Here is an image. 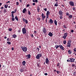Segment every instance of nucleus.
<instances>
[{"mask_svg": "<svg viewBox=\"0 0 76 76\" xmlns=\"http://www.w3.org/2000/svg\"><path fill=\"white\" fill-rule=\"evenodd\" d=\"M46 13V19H48L49 18V16L50 14V12L49 11H48Z\"/></svg>", "mask_w": 76, "mask_h": 76, "instance_id": "obj_7", "label": "nucleus"}, {"mask_svg": "<svg viewBox=\"0 0 76 76\" xmlns=\"http://www.w3.org/2000/svg\"><path fill=\"white\" fill-rule=\"evenodd\" d=\"M46 18V16H45V15H44V14L42 13V20H44V19L45 18Z\"/></svg>", "mask_w": 76, "mask_h": 76, "instance_id": "obj_8", "label": "nucleus"}, {"mask_svg": "<svg viewBox=\"0 0 76 76\" xmlns=\"http://www.w3.org/2000/svg\"><path fill=\"white\" fill-rule=\"evenodd\" d=\"M55 1H56V3L55 4L54 6L56 7L58 6V0H54Z\"/></svg>", "mask_w": 76, "mask_h": 76, "instance_id": "obj_10", "label": "nucleus"}, {"mask_svg": "<svg viewBox=\"0 0 76 76\" xmlns=\"http://www.w3.org/2000/svg\"><path fill=\"white\" fill-rule=\"evenodd\" d=\"M7 41H10V39L9 38H8L7 39Z\"/></svg>", "mask_w": 76, "mask_h": 76, "instance_id": "obj_45", "label": "nucleus"}, {"mask_svg": "<svg viewBox=\"0 0 76 76\" xmlns=\"http://www.w3.org/2000/svg\"><path fill=\"white\" fill-rule=\"evenodd\" d=\"M69 4L71 6H74L75 4H74V2L71 1L69 2Z\"/></svg>", "mask_w": 76, "mask_h": 76, "instance_id": "obj_5", "label": "nucleus"}, {"mask_svg": "<svg viewBox=\"0 0 76 76\" xmlns=\"http://www.w3.org/2000/svg\"><path fill=\"white\" fill-rule=\"evenodd\" d=\"M15 19L16 20H17V21H18L19 20H18V18L17 17V16H16L15 17Z\"/></svg>", "mask_w": 76, "mask_h": 76, "instance_id": "obj_27", "label": "nucleus"}, {"mask_svg": "<svg viewBox=\"0 0 76 76\" xmlns=\"http://www.w3.org/2000/svg\"><path fill=\"white\" fill-rule=\"evenodd\" d=\"M73 18V16L72 15H70L69 16V18L68 19H72V18Z\"/></svg>", "mask_w": 76, "mask_h": 76, "instance_id": "obj_23", "label": "nucleus"}, {"mask_svg": "<svg viewBox=\"0 0 76 76\" xmlns=\"http://www.w3.org/2000/svg\"><path fill=\"white\" fill-rule=\"evenodd\" d=\"M59 46V47L61 50H62L64 51V48L63 47V46L62 45H60Z\"/></svg>", "mask_w": 76, "mask_h": 76, "instance_id": "obj_14", "label": "nucleus"}, {"mask_svg": "<svg viewBox=\"0 0 76 76\" xmlns=\"http://www.w3.org/2000/svg\"><path fill=\"white\" fill-rule=\"evenodd\" d=\"M37 10L38 11V12H39V11L40 10V8H39V6H38L37 7Z\"/></svg>", "mask_w": 76, "mask_h": 76, "instance_id": "obj_26", "label": "nucleus"}, {"mask_svg": "<svg viewBox=\"0 0 76 76\" xmlns=\"http://www.w3.org/2000/svg\"><path fill=\"white\" fill-rule=\"evenodd\" d=\"M4 12H5V13H6V9H5V8H4Z\"/></svg>", "mask_w": 76, "mask_h": 76, "instance_id": "obj_49", "label": "nucleus"}, {"mask_svg": "<svg viewBox=\"0 0 76 76\" xmlns=\"http://www.w3.org/2000/svg\"><path fill=\"white\" fill-rule=\"evenodd\" d=\"M30 5L29 4H28L26 5V7H29V5Z\"/></svg>", "mask_w": 76, "mask_h": 76, "instance_id": "obj_51", "label": "nucleus"}, {"mask_svg": "<svg viewBox=\"0 0 76 76\" xmlns=\"http://www.w3.org/2000/svg\"><path fill=\"white\" fill-rule=\"evenodd\" d=\"M71 42H72V41H71V40H69L68 41L67 43H68V44H70L71 43Z\"/></svg>", "mask_w": 76, "mask_h": 76, "instance_id": "obj_36", "label": "nucleus"}, {"mask_svg": "<svg viewBox=\"0 0 76 76\" xmlns=\"http://www.w3.org/2000/svg\"><path fill=\"white\" fill-rule=\"evenodd\" d=\"M33 2L38 3V0H33Z\"/></svg>", "mask_w": 76, "mask_h": 76, "instance_id": "obj_30", "label": "nucleus"}, {"mask_svg": "<svg viewBox=\"0 0 76 76\" xmlns=\"http://www.w3.org/2000/svg\"><path fill=\"white\" fill-rule=\"evenodd\" d=\"M53 20L52 19H50L49 20V21L48 23H50V24H53Z\"/></svg>", "mask_w": 76, "mask_h": 76, "instance_id": "obj_15", "label": "nucleus"}, {"mask_svg": "<svg viewBox=\"0 0 76 76\" xmlns=\"http://www.w3.org/2000/svg\"><path fill=\"white\" fill-rule=\"evenodd\" d=\"M60 66H61V65H60V64L59 63L57 64V66H58L59 68H59H60Z\"/></svg>", "mask_w": 76, "mask_h": 76, "instance_id": "obj_31", "label": "nucleus"}, {"mask_svg": "<svg viewBox=\"0 0 76 76\" xmlns=\"http://www.w3.org/2000/svg\"><path fill=\"white\" fill-rule=\"evenodd\" d=\"M73 75H75L76 74V72H75L73 73Z\"/></svg>", "mask_w": 76, "mask_h": 76, "instance_id": "obj_62", "label": "nucleus"}, {"mask_svg": "<svg viewBox=\"0 0 76 76\" xmlns=\"http://www.w3.org/2000/svg\"><path fill=\"white\" fill-rule=\"evenodd\" d=\"M63 26H64V28L65 29H66V28H67V26H66L64 24V25Z\"/></svg>", "mask_w": 76, "mask_h": 76, "instance_id": "obj_34", "label": "nucleus"}, {"mask_svg": "<svg viewBox=\"0 0 76 76\" xmlns=\"http://www.w3.org/2000/svg\"><path fill=\"white\" fill-rule=\"evenodd\" d=\"M54 22L55 25L56 26H57V20H56L55 19L54 20Z\"/></svg>", "mask_w": 76, "mask_h": 76, "instance_id": "obj_18", "label": "nucleus"}, {"mask_svg": "<svg viewBox=\"0 0 76 76\" xmlns=\"http://www.w3.org/2000/svg\"><path fill=\"white\" fill-rule=\"evenodd\" d=\"M75 59L73 58H69L67 60V62H71V63L73 62H75Z\"/></svg>", "mask_w": 76, "mask_h": 76, "instance_id": "obj_1", "label": "nucleus"}, {"mask_svg": "<svg viewBox=\"0 0 76 76\" xmlns=\"http://www.w3.org/2000/svg\"><path fill=\"white\" fill-rule=\"evenodd\" d=\"M44 10H45V12H47V9L45 8V9H44Z\"/></svg>", "mask_w": 76, "mask_h": 76, "instance_id": "obj_46", "label": "nucleus"}, {"mask_svg": "<svg viewBox=\"0 0 76 76\" xmlns=\"http://www.w3.org/2000/svg\"><path fill=\"white\" fill-rule=\"evenodd\" d=\"M66 16H69V14L68 12H66Z\"/></svg>", "mask_w": 76, "mask_h": 76, "instance_id": "obj_39", "label": "nucleus"}, {"mask_svg": "<svg viewBox=\"0 0 76 76\" xmlns=\"http://www.w3.org/2000/svg\"><path fill=\"white\" fill-rule=\"evenodd\" d=\"M2 5V3H0V6H1Z\"/></svg>", "mask_w": 76, "mask_h": 76, "instance_id": "obj_64", "label": "nucleus"}, {"mask_svg": "<svg viewBox=\"0 0 76 76\" xmlns=\"http://www.w3.org/2000/svg\"><path fill=\"white\" fill-rule=\"evenodd\" d=\"M34 34H37V31H34Z\"/></svg>", "mask_w": 76, "mask_h": 76, "instance_id": "obj_57", "label": "nucleus"}, {"mask_svg": "<svg viewBox=\"0 0 76 76\" xmlns=\"http://www.w3.org/2000/svg\"><path fill=\"white\" fill-rule=\"evenodd\" d=\"M28 13L29 15H31V11H29V10H28Z\"/></svg>", "mask_w": 76, "mask_h": 76, "instance_id": "obj_29", "label": "nucleus"}, {"mask_svg": "<svg viewBox=\"0 0 76 76\" xmlns=\"http://www.w3.org/2000/svg\"><path fill=\"white\" fill-rule=\"evenodd\" d=\"M63 43L64 44H66V40H64L63 42Z\"/></svg>", "mask_w": 76, "mask_h": 76, "instance_id": "obj_33", "label": "nucleus"}, {"mask_svg": "<svg viewBox=\"0 0 76 76\" xmlns=\"http://www.w3.org/2000/svg\"><path fill=\"white\" fill-rule=\"evenodd\" d=\"M56 72H57V73L58 74H59V73L60 72H59V71H56Z\"/></svg>", "mask_w": 76, "mask_h": 76, "instance_id": "obj_50", "label": "nucleus"}, {"mask_svg": "<svg viewBox=\"0 0 76 76\" xmlns=\"http://www.w3.org/2000/svg\"><path fill=\"white\" fill-rule=\"evenodd\" d=\"M72 67H74V66H75V64H72Z\"/></svg>", "mask_w": 76, "mask_h": 76, "instance_id": "obj_59", "label": "nucleus"}, {"mask_svg": "<svg viewBox=\"0 0 76 76\" xmlns=\"http://www.w3.org/2000/svg\"><path fill=\"white\" fill-rule=\"evenodd\" d=\"M35 3H33V6H35Z\"/></svg>", "mask_w": 76, "mask_h": 76, "instance_id": "obj_61", "label": "nucleus"}, {"mask_svg": "<svg viewBox=\"0 0 76 76\" xmlns=\"http://www.w3.org/2000/svg\"><path fill=\"white\" fill-rule=\"evenodd\" d=\"M48 35H49V36H50V37H53V34L52 33L50 32L48 34Z\"/></svg>", "mask_w": 76, "mask_h": 76, "instance_id": "obj_16", "label": "nucleus"}, {"mask_svg": "<svg viewBox=\"0 0 76 76\" xmlns=\"http://www.w3.org/2000/svg\"><path fill=\"white\" fill-rule=\"evenodd\" d=\"M60 47V45L59 46L57 45H55V47L56 48V49H57L58 48Z\"/></svg>", "mask_w": 76, "mask_h": 76, "instance_id": "obj_25", "label": "nucleus"}, {"mask_svg": "<svg viewBox=\"0 0 76 76\" xmlns=\"http://www.w3.org/2000/svg\"><path fill=\"white\" fill-rule=\"evenodd\" d=\"M4 39H7V37L6 36L4 37Z\"/></svg>", "mask_w": 76, "mask_h": 76, "instance_id": "obj_63", "label": "nucleus"}, {"mask_svg": "<svg viewBox=\"0 0 76 76\" xmlns=\"http://www.w3.org/2000/svg\"><path fill=\"white\" fill-rule=\"evenodd\" d=\"M42 57V53H40L37 55L36 56V58L37 59H39L40 57Z\"/></svg>", "mask_w": 76, "mask_h": 76, "instance_id": "obj_2", "label": "nucleus"}, {"mask_svg": "<svg viewBox=\"0 0 76 76\" xmlns=\"http://www.w3.org/2000/svg\"><path fill=\"white\" fill-rule=\"evenodd\" d=\"M42 32L44 34H45L46 32H47V30L46 29V28H45L44 27L43 28V29H42Z\"/></svg>", "mask_w": 76, "mask_h": 76, "instance_id": "obj_11", "label": "nucleus"}, {"mask_svg": "<svg viewBox=\"0 0 76 76\" xmlns=\"http://www.w3.org/2000/svg\"><path fill=\"white\" fill-rule=\"evenodd\" d=\"M12 21H15V18H12Z\"/></svg>", "mask_w": 76, "mask_h": 76, "instance_id": "obj_40", "label": "nucleus"}, {"mask_svg": "<svg viewBox=\"0 0 76 76\" xmlns=\"http://www.w3.org/2000/svg\"><path fill=\"white\" fill-rule=\"evenodd\" d=\"M67 35H68V33H65L64 34V35L62 36V38L64 39H66V37H67Z\"/></svg>", "mask_w": 76, "mask_h": 76, "instance_id": "obj_6", "label": "nucleus"}, {"mask_svg": "<svg viewBox=\"0 0 76 76\" xmlns=\"http://www.w3.org/2000/svg\"><path fill=\"white\" fill-rule=\"evenodd\" d=\"M20 71L22 73V72H23L24 71H25V72L27 70L26 69H23L21 68L20 69Z\"/></svg>", "mask_w": 76, "mask_h": 76, "instance_id": "obj_13", "label": "nucleus"}, {"mask_svg": "<svg viewBox=\"0 0 76 76\" xmlns=\"http://www.w3.org/2000/svg\"><path fill=\"white\" fill-rule=\"evenodd\" d=\"M22 20L23 22H25V18H23L22 19Z\"/></svg>", "mask_w": 76, "mask_h": 76, "instance_id": "obj_44", "label": "nucleus"}, {"mask_svg": "<svg viewBox=\"0 0 76 76\" xmlns=\"http://www.w3.org/2000/svg\"><path fill=\"white\" fill-rule=\"evenodd\" d=\"M61 6H62V7H64V5L63 4H62V5H61Z\"/></svg>", "mask_w": 76, "mask_h": 76, "instance_id": "obj_60", "label": "nucleus"}, {"mask_svg": "<svg viewBox=\"0 0 76 76\" xmlns=\"http://www.w3.org/2000/svg\"><path fill=\"white\" fill-rule=\"evenodd\" d=\"M25 21L26 24H28V21L27 20H26V19H25Z\"/></svg>", "mask_w": 76, "mask_h": 76, "instance_id": "obj_32", "label": "nucleus"}, {"mask_svg": "<svg viewBox=\"0 0 76 76\" xmlns=\"http://www.w3.org/2000/svg\"><path fill=\"white\" fill-rule=\"evenodd\" d=\"M7 43L9 45H10V44H11V42H7Z\"/></svg>", "mask_w": 76, "mask_h": 76, "instance_id": "obj_35", "label": "nucleus"}, {"mask_svg": "<svg viewBox=\"0 0 76 76\" xmlns=\"http://www.w3.org/2000/svg\"><path fill=\"white\" fill-rule=\"evenodd\" d=\"M21 48L24 52H26V51H27V50H28V49L25 46L23 47L22 46Z\"/></svg>", "mask_w": 76, "mask_h": 76, "instance_id": "obj_3", "label": "nucleus"}, {"mask_svg": "<svg viewBox=\"0 0 76 76\" xmlns=\"http://www.w3.org/2000/svg\"><path fill=\"white\" fill-rule=\"evenodd\" d=\"M8 30L9 31H12V28H10L8 29Z\"/></svg>", "mask_w": 76, "mask_h": 76, "instance_id": "obj_38", "label": "nucleus"}, {"mask_svg": "<svg viewBox=\"0 0 76 76\" xmlns=\"http://www.w3.org/2000/svg\"><path fill=\"white\" fill-rule=\"evenodd\" d=\"M71 32L72 33V32H74V30H72L71 31Z\"/></svg>", "mask_w": 76, "mask_h": 76, "instance_id": "obj_56", "label": "nucleus"}, {"mask_svg": "<svg viewBox=\"0 0 76 76\" xmlns=\"http://www.w3.org/2000/svg\"><path fill=\"white\" fill-rule=\"evenodd\" d=\"M12 18H14V15H13V14H12Z\"/></svg>", "mask_w": 76, "mask_h": 76, "instance_id": "obj_47", "label": "nucleus"}, {"mask_svg": "<svg viewBox=\"0 0 76 76\" xmlns=\"http://www.w3.org/2000/svg\"><path fill=\"white\" fill-rule=\"evenodd\" d=\"M45 76H47V75H48V74H47V73H45Z\"/></svg>", "mask_w": 76, "mask_h": 76, "instance_id": "obj_54", "label": "nucleus"}, {"mask_svg": "<svg viewBox=\"0 0 76 76\" xmlns=\"http://www.w3.org/2000/svg\"><path fill=\"white\" fill-rule=\"evenodd\" d=\"M12 37L14 38H16L17 37V36L16 34H13L12 35Z\"/></svg>", "mask_w": 76, "mask_h": 76, "instance_id": "obj_24", "label": "nucleus"}, {"mask_svg": "<svg viewBox=\"0 0 76 76\" xmlns=\"http://www.w3.org/2000/svg\"><path fill=\"white\" fill-rule=\"evenodd\" d=\"M37 66L38 67H40V66H39V64H37Z\"/></svg>", "mask_w": 76, "mask_h": 76, "instance_id": "obj_52", "label": "nucleus"}, {"mask_svg": "<svg viewBox=\"0 0 76 76\" xmlns=\"http://www.w3.org/2000/svg\"><path fill=\"white\" fill-rule=\"evenodd\" d=\"M75 9H76V8H75V7H74L72 8V9H73V10H74V11H75Z\"/></svg>", "mask_w": 76, "mask_h": 76, "instance_id": "obj_43", "label": "nucleus"}, {"mask_svg": "<svg viewBox=\"0 0 76 76\" xmlns=\"http://www.w3.org/2000/svg\"><path fill=\"white\" fill-rule=\"evenodd\" d=\"M70 46H71V43H67L66 46V47H70Z\"/></svg>", "mask_w": 76, "mask_h": 76, "instance_id": "obj_19", "label": "nucleus"}, {"mask_svg": "<svg viewBox=\"0 0 76 76\" xmlns=\"http://www.w3.org/2000/svg\"><path fill=\"white\" fill-rule=\"evenodd\" d=\"M38 20H41V18H37Z\"/></svg>", "mask_w": 76, "mask_h": 76, "instance_id": "obj_55", "label": "nucleus"}, {"mask_svg": "<svg viewBox=\"0 0 76 76\" xmlns=\"http://www.w3.org/2000/svg\"><path fill=\"white\" fill-rule=\"evenodd\" d=\"M7 7H8V4H6L4 5V7H5L6 9H7Z\"/></svg>", "mask_w": 76, "mask_h": 76, "instance_id": "obj_28", "label": "nucleus"}, {"mask_svg": "<svg viewBox=\"0 0 76 76\" xmlns=\"http://www.w3.org/2000/svg\"><path fill=\"white\" fill-rule=\"evenodd\" d=\"M58 13L60 16H63V12L61 10H60L58 11Z\"/></svg>", "mask_w": 76, "mask_h": 76, "instance_id": "obj_12", "label": "nucleus"}, {"mask_svg": "<svg viewBox=\"0 0 76 76\" xmlns=\"http://www.w3.org/2000/svg\"><path fill=\"white\" fill-rule=\"evenodd\" d=\"M68 52V54H72V51H71V50H69Z\"/></svg>", "mask_w": 76, "mask_h": 76, "instance_id": "obj_21", "label": "nucleus"}, {"mask_svg": "<svg viewBox=\"0 0 76 76\" xmlns=\"http://www.w3.org/2000/svg\"><path fill=\"white\" fill-rule=\"evenodd\" d=\"M15 13V12L14 11H12L11 12V13H12V14H13V13Z\"/></svg>", "mask_w": 76, "mask_h": 76, "instance_id": "obj_58", "label": "nucleus"}, {"mask_svg": "<svg viewBox=\"0 0 76 76\" xmlns=\"http://www.w3.org/2000/svg\"><path fill=\"white\" fill-rule=\"evenodd\" d=\"M73 50L75 52V51H76V48H74V49H73Z\"/></svg>", "mask_w": 76, "mask_h": 76, "instance_id": "obj_41", "label": "nucleus"}, {"mask_svg": "<svg viewBox=\"0 0 76 76\" xmlns=\"http://www.w3.org/2000/svg\"><path fill=\"white\" fill-rule=\"evenodd\" d=\"M26 12H27V10H26V9L25 8L23 10V13H25Z\"/></svg>", "mask_w": 76, "mask_h": 76, "instance_id": "obj_17", "label": "nucleus"}, {"mask_svg": "<svg viewBox=\"0 0 76 76\" xmlns=\"http://www.w3.org/2000/svg\"><path fill=\"white\" fill-rule=\"evenodd\" d=\"M22 32L23 34H26V28H23L22 29Z\"/></svg>", "mask_w": 76, "mask_h": 76, "instance_id": "obj_4", "label": "nucleus"}, {"mask_svg": "<svg viewBox=\"0 0 76 76\" xmlns=\"http://www.w3.org/2000/svg\"><path fill=\"white\" fill-rule=\"evenodd\" d=\"M46 64H50V61H49V60H48V58H46Z\"/></svg>", "mask_w": 76, "mask_h": 76, "instance_id": "obj_9", "label": "nucleus"}, {"mask_svg": "<svg viewBox=\"0 0 76 76\" xmlns=\"http://www.w3.org/2000/svg\"><path fill=\"white\" fill-rule=\"evenodd\" d=\"M26 61H23L22 62V64L23 66H25V64H26Z\"/></svg>", "mask_w": 76, "mask_h": 76, "instance_id": "obj_20", "label": "nucleus"}, {"mask_svg": "<svg viewBox=\"0 0 76 76\" xmlns=\"http://www.w3.org/2000/svg\"><path fill=\"white\" fill-rule=\"evenodd\" d=\"M59 17L60 19H63V16H62L60 15Z\"/></svg>", "mask_w": 76, "mask_h": 76, "instance_id": "obj_37", "label": "nucleus"}, {"mask_svg": "<svg viewBox=\"0 0 76 76\" xmlns=\"http://www.w3.org/2000/svg\"><path fill=\"white\" fill-rule=\"evenodd\" d=\"M12 50L13 51H14V48L13 47H12L11 48Z\"/></svg>", "mask_w": 76, "mask_h": 76, "instance_id": "obj_53", "label": "nucleus"}, {"mask_svg": "<svg viewBox=\"0 0 76 76\" xmlns=\"http://www.w3.org/2000/svg\"><path fill=\"white\" fill-rule=\"evenodd\" d=\"M16 5H17L18 6V5H19V3L18 2H16Z\"/></svg>", "mask_w": 76, "mask_h": 76, "instance_id": "obj_48", "label": "nucleus"}, {"mask_svg": "<svg viewBox=\"0 0 76 76\" xmlns=\"http://www.w3.org/2000/svg\"><path fill=\"white\" fill-rule=\"evenodd\" d=\"M31 58V55L30 54H28L27 55V59H29Z\"/></svg>", "mask_w": 76, "mask_h": 76, "instance_id": "obj_22", "label": "nucleus"}, {"mask_svg": "<svg viewBox=\"0 0 76 76\" xmlns=\"http://www.w3.org/2000/svg\"><path fill=\"white\" fill-rule=\"evenodd\" d=\"M37 50L38 52H39V48H37Z\"/></svg>", "mask_w": 76, "mask_h": 76, "instance_id": "obj_42", "label": "nucleus"}]
</instances>
